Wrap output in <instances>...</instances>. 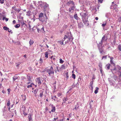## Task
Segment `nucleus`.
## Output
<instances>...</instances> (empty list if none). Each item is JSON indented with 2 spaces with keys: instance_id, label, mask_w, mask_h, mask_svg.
Here are the masks:
<instances>
[{
  "instance_id": "1",
  "label": "nucleus",
  "mask_w": 121,
  "mask_h": 121,
  "mask_svg": "<svg viewBox=\"0 0 121 121\" xmlns=\"http://www.w3.org/2000/svg\"><path fill=\"white\" fill-rule=\"evenodd\" d=\"M54 67V66L52 65L49 69L48 68H45L44 70L48 73L49 76H51L54 74V71L53 68Z\"/></svg>"
},
{
  "instance_id": "2",
  "label": "nucleus",
  "mask_w": 121,
  "mask_h": 121,
  "mask_svg": "<svg viewBox=\"0 0 121 121\" xmlns=\"http://www.w3.org/2000/svg\"><path fill=\"white\" fill-rule=\"evenodd\" d=\"M85 12H82L80 13V15L81 16L82 20L88 19L87 16L88 15V13L86 11H84Z\"/></svg>"
},
{
  "instance_id": "3",
  "label": "nucleus",
  "mask_w": 121,
  "mask_h": 121,
  "mask_svg": "<svg viewBox=\"0 0 121 121\" xmlns=\"http://www.w3.org/2000/svg\"><path fill=\"white\" fill-rule=\"evenodd\" d=\"M108 39L107 36L106 35H105L102 37L101 41L99 43L100 45H103V42L106 41Z\"/></svg>"
},
{
  "instance_id": "4",
  "label": "nucleus",
  "mask_w": 121,
  "mask_h": 121,
  "mask_svg": "<svg viewBox=\"0 0 121 121\" xmlns=\"http://www.w3.org/2000/svg\"><path fill=\"white\" fill-rule=\"evenodd\" d=\"M97 45L100 53L101 54H102L104 50L103 48V46L102 45H100L99 43H97Z\"/></svg>"
},
{
  "instance_id": "5",
  "label": "nucleus",
  "mask_w": 121,
  "mask_h": 121,
  "mask_svg": "<svg viewBox=\"0 0 121 121\" xmlns=\"http://www.w3.org/2000/svg\"><path fill=\"white\" fill-rule=\"evenodd\" d=\"M44 16L45 17L43 19H42L41 20H40L39 21L43 23L46 24L47 23L48 18L46 13H45Z\"/></svg>"
},
{
  "instance_id": "6",
  "label": "nucleus",
  "mask_w": 121,
  "mask_h": 121,
  "mask_svg": "<svg viewBox=\"0 0 121 121\" xmlns=\"http://www.w3.org/2000/svg\"><path fill=\"white\" fill-rule=\"evenodd\" d=\"M40 6L41 7V8H43V10H45V9L47 8L48 6V5L46 3H43V4H40Z\"/></svg>"
},
{
  "instance_id": "7",
  "label": "nucleus",
  "mask_w": 121,
  "mask_h": 121,
  "mask_svg": "<svg viewBox=\"0 0 121 121\" xmlns=\"http://www.w3.org/2000/svg\"><path fill=\"white\" fill-rule=\"evenodd\" d=\"M42 80L41 77H39L37 78L35 80L36 81L37 83L39 85H40L41 84L42 82H41V81Z\"/></svg>"
},
{
  "instance_id": "8",
  "label": "nucleus",
  "mask_w": 121,
  "mask_h": 121,
  "mask_svg": "<svg viewBox=\"0 0 121 121\" xmlns=\"http://www.w3.org/2000/svg\"><path fill=\"white\" fill-rule=\"evenodd\" d=\"M39 17L38 18H36V19H38L40 20H41L44 17L43 16V14L42 13H39Z\"/></svg>"
},
{
  "instance_id": "9",
  "label": "nucleus",
  "mask_w": 121,
  "mask_h": 121,
  "mask_svg": "<svg viewBox=\"0 0 121 121\" xmlns=\"http://www.w3.org/2000/svg\"><path fill=\"white\" fill-rule=\"evenodd\" d=\"M82 21L86 26H87L89 25L87 19L82 20Z\"/></svg>"
},
{
  "instance_id": "10",
  "label": "nucleus",
  "mask_w": 121,
  "mask_h": 121,
  "mask_svg": "<svg viewBox=\"0 0 121 121\" xmlns=\"http://www.w3.org/2000/svg\"><path fill=\"white\" fill-rule=\"evenodd\" d=\"M118 6V5L116 4H114L111 5L110 7V8L113 9H116Z\"/></svg>"
},
{
  "instance_id": "11",
  "label": "nucleus",
  "mask_w": 121,
  "mask_h": 121,
  "mask_svg": "<svg viewBox=\"0 0 121 121\" xmlns=\"http://www.w3.org/2000/svg\"><path fill=\"white\" fill-rule=\"evenodd\" d=\"M112 73L113 74H114V73H116L117 71V68L116 67H114L113 69H110Z\"/></svg>"
},
{
  "instance_id": "12",
  "label": "nucleus",
  "mask_w": 121,
  "mask_h": 121,
  "mask_svg": "<svg viewBox=\"0 0 121 121\" xmlns=\"http://www.w3.org/2000/svg\"><path fill=\"white\" fill-rule=\"evenodd\" d=\"M27 81H31V78L30 74H28L27 75Z\"/></svg>"
},
{
  "instance_id": "13",
  "label": "nucleus",
  "mask_w": 121,
  "mask_h": 121,
  "mask_svg": "<svg viewBox=\"0 0 121 121\" xmlns=\"http://www.w3.org/2000/svg\"><path fill=\"white\" fill-rule=\"evenodd\" d=\"M111 86H114L115 85V82L114 81H112L111 80H109Z\"/></svg>"
},
{
  "instance_id": "14",
  "label": "nucleus",
  "mask_w": 121,
  "mask_h": 121,
  "mask_svg": "<svg viewBox=\"0 0 121 121\" xmlns=\"http://www.w3.org/2000/svg\"><path fill=\"white\" fill-rule=\"evenodd\" d=\"M74 17L75 19L77 20L79 19V18L78 17L77 14V13H76L74 15Z\"/></svg>"
},
{
  "instance_id": "15",
  "label": "nucleus",
  "mask_w": 121,
  "mask_h": 121,
  "mask_svg": "<svg viewBox=\"0 0 121 121\" xmlns=\"http://www.w3.org/2000/svg\"><path fill=\"white\" fill-rule=\"evenodd\" d=\"M83 26V24L82 22H80L78 23V27L79 28H81Z\"/></svg>"
},
{
  "instance_id": "16",
  "label": "nucleus",
  "mask_w": 121,
  "mask_h": 121,
  "mask_svg": "<svg viewBox=\"0 0 121 121\" xmlns=\"http://www.w3.org/2000/svg\"><path fill=\"white\" fill-rule=\"evenodd\" d=\"M52 107L51 111L52 112H54L55 111V106H53L52 105Z\"/></svg>"
},
{
  "instance_id": "17",
  "label": "nucleus",
  "mask_w": 121,
  "mask_h": 121,
  "mask_svg": "<svg viewBox=\"0 0 121 121\" xmlns=\"http://www.w3.org/2000/svg\"><path fill=\"white\" fill-rule=\"evenodd\" d=\"M32 114L30 115L28 117V118L29 120V121H32Z\"/></svg>"
},
{
  "instance_id": "18",
  "label": "nucleus",
  "mask_w": 121,
  "mask_h": 121,
  "mask_svg": "<svg viewBox=\"0 0 121 121\" xmlns=\"http://www.w3.org/2000/svg\"><path fill=\"white\" fill-rule=\"evenodd\" d=\"M72 4L73 5H74V3L73 0H70L67 2V4Z\"/></svg>"
},
{
  "instance_id": "19",
  "label": "nucleus",
  "mask_w": 121,
  "mask_h": 121,
  "mask_svg": "<svg viewBox=\"0 0 121 121\" xmlns=\"http://www.w3.org/2000/svg\"><path fill=\"white\" fill-rule=\"evenodd\" d=\"M110 64H106L105 66V67L107 68V69L109 70L110 69Z\"/></svg>"
},
{
  "instance_id": "20",
  "label": "nucleus",
  "mask_w": 121,
  "mask_h": 121,
  "mask_svg": "<svg viewBox=\"0 0 121 121\" xmlns=\"http://www.w3.org/2000/svg\"><path fill=\"white\" fill-rule=\"evenodd\" d=\"M27 14L26 15L27 16H30L31 15V12L30 11H29L28 12H26Z\"/></svg>"
},
{
  "instance_id": "21",
  "label": "nucleus",
  "mask_w": 121,
  "mask_h": 121,
  "mask_svg": "<svg viewBox=\"0 0 121 121\" xmlns=\"http://www.w3.org/2000/svg\"><path fill=\"white\" fill-rule=\"evenodd\" d=\"M63 100L64 102L65 103L66 101L68 100V99L67 97H65L63 98Z\"/></svg>"
},
{
  "instance_id": "22",
  "label": "nucleus",
  "mask_w": 121,
  "mask_h": 121,
  "mask_svg": "<svg viewBox=\"0 0 121 121\" xmlns=\"http://www.w3.org/2000/svg\"><path fill=\"white\" fill-rule=\"evenodd\" d=\"M18 77H17V76L16 75H15L13 77V81H14L16 79H18Z\"/></svg>"
},
{
  "instance_id": "23",
  "label": "nucleus",
  "mask_w": 121,
  "mask_h": 121,
  "mask_svg": "<svg viewBox=\"0 0 121 121\" xmlns=\"http://www.w3.org/2000/svg\"><path fill=\"white\" fill-rule=\"evenodd\" d=\"M52 65H53L55 67L54 68L55 69L56 68V69L57 70V71L58 72H59V67H58V66L56 65H55L54 64H53Z\"/></svg>"
},
{
  "instance_id": "24",
  "label": "nucleus",
  "mask_w": 121,
  "mask_h": 121,
  "mask_svg": "<svg viewBox=\"0 0 121 121\" xmlns=\"http://www.w3.org/2000/svg\"><path fill=\"white\" fill-rule=\"evenodd\" d=\"M75 86H76L73 85L69 87V90H71L72 89L74 88L75 87Z\"/></svg>"
},
{
  "instance_id": "25",
  "label": "nucleus",
  "mask_w": 121,
  "mask_h": 121,
  "mask_svg": "<svg viewBox=\"0 0 121 121\" xmlns=\"http://www.w3.org/2000/svg\"><path fill=\"white\" fill-rule=\"evenodd\" d=\"M34 43V41L33 40L31 39H30L29 41V44L30 45H32Z\"/></svg>"
},
{
  "instance_id": "26",
  "label": "nucleus",
  "mask_w": 121,
  "mask_h": 121,
  "mask_svg": "<svg viewBox=\"0 0 121 121\" xmlns=\"http://www.w3.org/2000/svg\"><path fill=\"white\" fill-rule=\"evenodd\" d=\"M64 41V40L63 39H62L61 40H59L58 41V42L61 44V45H62L63 44V42Z\"/></svg>"
},
{
  "instance_id": "27",
  "label": "nucleus",
  "mask_w": 121,
  "mask_h": 121,
  "mask_svg": "<svg viewBox=\"0 0 121 121\" xmlns=\"http://www.w3.org/2000/svg\"><path fill=\"white\" fill-rule=\"evenodd\" d=\"M73 39V37L71 36L70 37H69V38H68L69 40L70 41H72Z\"/></svg>"
},
{
  "instance_id": "28",
  "label": "nucleus",
  "mask_w": 121,
  "mask_h": 121,
  "mask_svg": "<svg viewBox=\"0 0 121 121\" xmlns=\"http://www.w3.org/2000/svg\"><path fill=\"white\" fill-rule=\"evenodd\" d=\"M96 89L95 90V94H96L98 92V90L99 89V88L98 87H96L95 88Z\"/></svg>"
},
{
  "instance_id": "29",
  "label": "nucleus",
  "mask_w": 121,
  "mask_h": 121,
  "mask_svg": "<svg viewBox=\"0 0 121 121\" xmlns=\"http://www.w3.org/2000/svg\"><path fill=\"white\" fill-rule=\"evenodd\" d=\"M106 22H103V23L102 24V26L104 27L106 25Z\"/></svg>"
},
{
  "instance_id": "30",
  "label": "nucleus",
  "mask_w": 121,
  "mask_h": 121,
  "mask_svg": "<svg viewBox=\"0 0 121 121\" xmlns=\"http://www.w3.org/2000/svg\"><path fill=\"white\" fill-rule=\"evenodd\" d=\"M66 77V80H67L69 78V75L68 74V73L66 72L65 73Z\"/></svg>"
},
{
  "instance_id": "31",
  "label": "nucleus",
  "mask_w": 121,
  "mask_h": 121,
  "mask_svg": "<svg viewBox=\"0 0 121 121\" xmlns=\"http://www.w3.org/2000/svg\"><path fill=\"white\" fill-rule=\"evenodd\" d=\"M118 48L120 51H121V44H120L118 45Z\"/></svg>"
},
{
  "instance_id": "32",
  "label": "nucleus",
  "mask_w": 121,
  "mask_h": 121,
  "mask_svg": "<svg viewBox=\"0 0 121 121\" xmlns=\"http://www.w3.org/2000/svg\"><path fill=\"white\" fill-rule=\"evenodd\" d=\"M75 4L74 5H73V6H71V9H72V10H74V9H75V6H74Z\"/></svg>"
},
{
  "instance_id": "33",
  "label": "nucleus",
  "mask_w": 121,
  "mask_h": 121,
  "mask_svg": "<svg viewBox=\"0 0 121 121\" xmlns=\"http://www.w3.org/2000/svg\"><path fill=\"white\" fill-rule=\"evenodd\" d=\"M48 52H46L45 53V57L47 58L48 57Z\"/></svg>"
},
{
  "instance_id": "34",
  "label": "nucleus",
  "mask_w": 121,
  "mask_h": 121,
  "mask_svg": "<svg viewBox=\"0 0 121 121\" xmlns=\"http://www.w3.org/2000/svg\"><path fill=\"white\" fill-rule=\"evenodd\" d=\"M5 19V20L6 21H8V20H9V18H6L5 17H3V18H2V20H4Z\"/></svg>"
},
{
  "instance_id": "35",
  "label": "nucleus",
  "mask_w": 121,
  "mask_h": 121,
  "mask_svg": "<svg viewBox=\"0 0 121 121\" xmlns=\"http://www.w3.org/2000/svg\"><path fill=\"white\" fill-rule=\"evenodd\" d=\"M3 29H4V30H8L9 29V28L8 27H6V26H4L3 27Z\"/></svg>"
},
{
  "instance_id": "36",
  "label": "nucleus",
  "mask_w": 121,
  "mask_h": 121,
  "mask_svg": "<svg viewBox=\"0 0 121 121\" xmlns=\"http://www.w3.org/2000/svg\"><path fill=\"white\" fill-rule=\"evenodd\" d=\"M20 26V25L18 24L15 25V27L16 28H18Z\"/></svg>"
},
{
  "instance_id": "37",
  "label": "nucleus",
  "mask_w": 121,
  "mask_h": 121,
  "mask_svg": "<svg viewBox=\"0 0 121 121\" xmlns=\"http://www.w3.org/2000/svg\"><path fill=\"white\" fill-rule=\"evenodd\" d=\"M82 80V78H81L79 77L78 79V83H80V82H81V81Z\"/></svg>"
},
{
  "instance_id": "38",
  "label": "nucleus",
  "mask_w": 121,
  "mask_h": 121,
  "mask_svg": "<svg viewBox=\"0 0 121 121\" xmlns=\"http://www.w3.org/2000/svg\"><path fill=\"white\" fill-rule=\"evenodd\" d=\"M38 90V89H36L34 91H32V92L34 93V94H36L37 93Z\"/></svg>"
},
{
  "instance_id": "39",
  "label": "nucleus",
  "mask_w": 121,
  "mask_h": 121,
  "mask_svg": "<svg viewBox=\"0 0 121 121\" xmlns=\"http://www.w3.org/2000/svg\"><path fill=\"white\" fill-rule=\"evenodd\" d=\"M34 84L33 83H31L30 84V85H28L27 86V87L28 88L30 87H32V85H34Z\"/></svg>"
},
{
  "instance_id": "40",
  "label": "nucleus",
  "mask_w": 121,
  "mask_h": 121,
  "mask_svg": "<svg viewBox=\"0 0 121 121\" xmlns=\"http://www.w3.org/2000/svg\"><path fill=\"white\" fill-rule=\"evenodd\" d=\"M59 60H60V63L62 64L63 63L64 61L63 60H62L61 58H60L59 59Z\"/></svg>"
},
{
  "instance_id": "41",
  "label": "nucleus",
  "mask_w": 121,
  "mask_h": 121,
  "mask_svg": "<svg viewBox=\"0 0 121 121\" xmlns=\"http://www.w3.org/2000/svg\"><path fill=\"white\" fill-rule=\"evenodd\" d=\"M43 91H42L41 92V93H40V94L39 96L41 98L43 96Z\"/></svg>"
},
{
  "instance_id": "42",
  "label": "nucleus",
  "mask_w": 121,
  "mask_h": 121,
  "mask_svg": "<svg viewBox=\"0 0 121 121\" xmlns=\"http://www.w3.org/2000/svg\"><path fill=\"white\" fill-rule=\"evenodd\" d=\"M73 81V79L71 77L69 80V82L70 83H72Z\"/></svg>"
},
{
  "instance_id": "43",
  "label": "nucleus",
  "mask_w": 121,
  "mask_h": 121,
  "mask_svg": "<svg viewBox=\"0 0 121 121\" xmlns=\"http://www.w3.org/2000/svg\"><path fill=\"white\" fill-rule=\"evenodd\" d=\"M10 105V100H8V102L7 104V106H9Z\"/></svg>"
},
{
  "instance_id": "44",
  "label": "nucleus",
  "mask_w": 121,
  "mask_h": 121,
  "mask_svg": "<svg viewBox=\"0 0 121 121\" xmlns=\"http://www.w3.org/2000/svg\"><path fill=\"white\" fill-rule=\"evenodd\" d=\"M72 78H73L74 79H75V75L73 73L72 74Z\"/></svg>"
},
{
  "instance_id": "45",
  "label": "nucleus",
  "mask_w": 121,
  "mask_h": 121,
  "mask_svg": "<svg viewBox=\"0 0 121 121\" xmlns=\"http://www.w3.org/2000/svg\"><path fill=\"white\" fill-rule=\"evenodd\" d=\"M29 70L30 71H33L34 69L33 70L31 67H30L28 68Z\"/></svg>"
},
{
  "instance_id": "46",
  "label": "nucleus",
  "mask_w": 121,
  "mask_h": 121,
  "mask_svg": "<svg viewBox=\"0 0 121 121\" xmlns=\"http://www.w3.org/2000/svg\"><path fill=\"white\" fill-rule=\"evenodd\" d=\"M79 107V106L77 104L76 105L74 108V109L77 110L78 108Z\"/></svg>"
},
{
  "instance_id": "47",
  "label": "nucleus",
  "mask_w": 121,
  "mask_h": 121,
  "mask_svg": "<svg viewBox=\"0 0 121 121\" xmlns=\"http://www.w3.org/2000/svg\"><path fill=\"white\" fill-rule=\"evenodd\" d=\"M107 55L103 56L102 57V60H103L104 58L106 59L107 58Z\"/></svg>"
},
{
  "instance_id": "48",
  "label": "nucleus",
  "mask_w": 121,
  "mask_h": 121,
  "mask_svg": "<svg viewBox=\"0 0 121 121\" xmlns=\"http://www.w3.org/2000/svg\"><path fill=\"white\" fill-rule=\"evenodd\" d=\"M93 81H91L90 82V86L91 87H92L93 86Z\"/></svg>"
},
{
  "instance_id": "49",
  "label": "nucleus",
  "mask_w": 121,
  "mask_h": 121,
  "mask_svg": "<svg viewBox=\"0 0 121 121\" xmlns=\"http://www.w3.org/2000/svg\"><path fill=\"white\" fill-rule=\"evenodd\" d=\"M65 66L64 65H62L61 67V68L62 69H64L65 68Z\"/></svg>"
},
{
  "instance_id": "50",
  "label": "nucleus",
  "mask_w": 121,
  "mask_h": 121,
  "mask_svg": "<svg viewBox=\"0 0 121 121\" xmlns=\"http://www.w3.org/2000/svg\"><path fill=\"white\" fill-rule=\"evenodd\" d=\"M12 8L14 10H15V11H16L17 9L16 8V6H13Z\"/></svg>"
},
{
  "instance_id": "51",
  "label": "nucleus",
  "mask_w": 121,
  "mask_h": 121,
  "mask_svg": "<svg viewBox=\"0 0 121 121\" xmlns=\"http://www.w3.org/2000/svg\"><path fill=\"white\" fill-rule=\"evenodd\" d=\"M103 0H98V3H102Z\"/></svg>"
},
{
  "instance_id": "52",
  "label": "nucleus",
  "mask_w": 121,
  "mask_h": 121,
  "mask_svg": "<svg viewBox=\"0 0 121 121\" xmlns=\"http://www.w3.org/2000/svg\"><path fill=\"white\" fill-rule=\"evenodd\" d=\"M25 24V23L24 22H21V25H22V26H23V25H24Z\"/></svg>"
},
{
  "instance_id": "53",
  "label": "nucleus",
  "mask_w": 121,
  "mask_h": 121,
  "mask_svg": "<svg viewBox=\"0 0 121 121\" xmlns=\"http://www.w3.org/2000/svg\"><path fill=\"white\" fill-rule=\"evenodd\" d=\"M93 9L95 11V12L94 13H96V12L97 11V9H96V8H93Z\"/></svg>"
},
{
  "instance_id": "54",
  "label": "nucleus",
  "mask_w": 121,
  "mask_h": 121,
  "mask_svg": "<svg viewBox=\"0 0 121 121\" xmlns=\"http://www.w3.org/2000/svg\"><path fill=\"white\" fill-rule=\"evenodd\" d=\"M36 18L35 17V15H34L33 16V18L32 19H33V21L34 22V21H35V20L36 19Z\"/></svg>"
},
{
  "instance_id": "55",
  "label": "nucleus",
  "mask_w": 121,
  "mask_h": 121,
  "mask_svg": "<svg viewBox=\"0 0 121 121\" xmlns=\"http://www.w3.org/2000/svg\"><path fill=\"white\" fill-rule=\"evenodd\" d=\"M99 67H101L102 66V64L101 63H100L99 64Z\"/></svg>"
},
{
  "instance_id": "56",
  "label": "nucleus",
  "mask_w": 121,
  "mask_h": 121,
  "mask_svg": "<svg viewBox=\"0 0 121 121\" xmlns=\"http://www.w3.org/2000/svg\"><path fill=\"white\" fill-rule=\"evenodd\" d=\"M21 9L20 8L17 9L16 10V11H17L18 12V13H19Z\"/></svg>"
},
{
  "instance_id": "57",
  "label": "nucleus",
  "mask_w": 121,
  "mask_h": 121,
  "mask_svg": "<svg viewBox=\"0 0 121 121\" xmlns=\"http://www.w3.org/2000/svg\"><path fill=\"white\" fill-rule=\"evenodd\" d=\"M51 59H53V60H55V58H53V56H52L51 57Z\"/></svg>"
},
{
  "instance_id": "58",
  "label": "nucleus",
  "mask_w": 121,
  "mask_h": 121,
  "mask_svg": "<svg viewBox=\"0 0 121 121\" xmlns=\"http://www.w3.org/2000/svg\"><path fill=\"white\" fill-rule=\"evenodd\" d=\"M69 36L68 35H65V37L66 38V39L68 38H69Z\"/></svg>"
},
{
  "instance_id": "59",
  "label": "nucleus",
  "mask_w": 121,
  "mask_h": 121,
  "mask_svg": "<svg viewBox=\"0 0 121 121\" xmlns=\"http://www.w3.org/2000/svg\"><path fill=\"white\" fill-rule=\"evenodd\" d=\"M8 91V93L9 94L10 93V89L9 88L7 90Z\"/></svg>"
},
{
  "instance_id": "60",
  "label": "nucleus",
  "mask_w": 121,
  "mask_h": 121,
  "mask_svg": "<svg viewBox=\"0 0 121 121\" xmlns=\"http://www.w3.org/2000/svg\"><path fill=\"white\" fill-rule=\"evenodd\" d=\"M8 31L9 32H11V33L12 34L13 33V32H12V30L9 29L8 30Z\"/></svg>"
},
{
  "instance_id": "61",
  "label": "nucleus",
  "mask_w": 121,
  "mask_h": 121,
  "mask_svg": "<svg viewBox=\"0 0 121 121\" xmlns=\"http://www.w3.org/2000/svg\"><path fill=\"white\" fill-rule=\"evenodd\" d=\"M57 95L58 97H60L61 95V94L60 93H58L57 94Z\"/></svg>"
},
{
  "instance_id": "62",
  "label": "nucleus",
  "mask_w": 121,
  "mask_h": 121,
  "mask_svg": "<svg viewBox=\"0 0 121 121\" xmlns=\"http://www.w3.org/2000/svg\"><path fill=\"white\" fill-rule=\"evenodd\" d=\"M4 3V1L0 0V3L1 4H3Z\"/></svg>"
},
{
  "instance_id": "63",
  "label": "nucleus",
  "mask_w": 121,
  "mask_h": 121,
  "mask_svg": "<svg viewBox=\"0 0 121 121\" xmlns=\"http://www.w3.org/2000/svg\"><path fill=\"white\" fill-rule=\"evenodd\" d=\"M58 119V117H56V118H54V120H56L57 119Z\"/></svg>"
},
{
  "instance_id": "64",
  "label": "nucleus",
  "mask_w": 121,
  "mask_h": 121,
  "mask_svg": "<svg viewBox=\"0 0 121 121\" xmlns=\"http://www.w3.org/2000/svg\"><path fill=\"white\" fill-rule=\"evenodd\" d=\"M57 121H65L64 118L60 120H58Z\"/></svg>"
}]
</instances>
